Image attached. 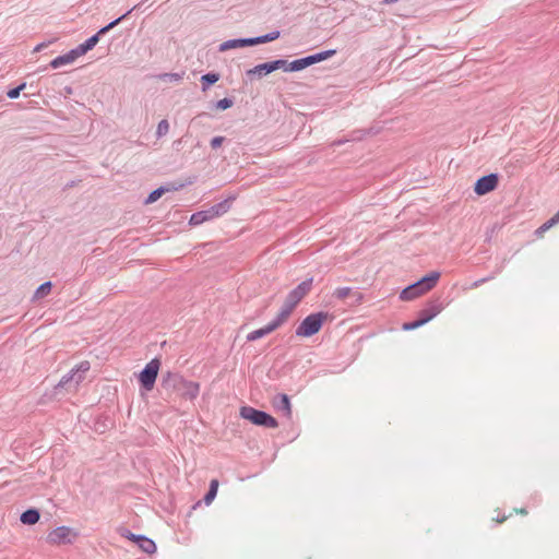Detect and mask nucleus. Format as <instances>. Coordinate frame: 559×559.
Segmentation results:
<instances>
[{"instance_id":"f257e3e1","label":"nucleus","mask_w":559,"mask_h":559,"mask_svg":"<svg viewBox=\"0 0 559 559\" xmlns=\"http://www.w3.org/2000/svg\"><path fill=\"white\" fill-rule=\"evenodd\" d=\"M164 384L168 388H173L181 396L189 400H194L200 392V384L198 382L187 380L178 373H168L167 378L164 380Z\"/></svg>"},{"instance_id":"f03ea898","label":"nucleus","mask_w":559,"mask_h":559,"mask_svg":"<svg viewBox=\"0 0 559 559\" xmlns=\"http://www.w3.org/2000/svg\"><path fill=\"white\" fill-rule=\"evenodd\" d=\"M326 318L328 313L322 311L307 316L297 326L295 332L296 335L301 337H310L317 334L321 330Z\"/></svg>"},{"instance_id":"7ed1b4c3","label":"nucleus","mask_w":559,"mask_h":559,"mask_svg":"<svg viewBox=\"0 0 559 559\" xmlns=\"http://www.w3.org/2000/svg\"><path fill=\"white\" fill-rule=\"evenodd\" d=\"M240 416L252 424L265 428H277V420L264 411L255 409L251 406H242L240 408Z\"/></svg>"},{"instance_id":"20e7f679","label":"nucleus","mask_w":559,"mask_h":559,"mask_svg":"<svg viewBox=\"0 0 559 559\" xmlns=\"http://www.w3.org/2000/svg\"><path fill=\"white\" fill-rule=\"evenodd\" d=\"M159 366V360L154 358L150 362H147L140 372V382L146 391H151L153 389L158 374Z\"/></svg>"},{"instance_id":"39448f33","label":"nucleus","mask_w":559,"mask_h":559,"mask_svg":"<svg viewBox=\"0 0 559 559\" xmlns=\"http://www.w3.org/2000/svg\"><path fill=\"white\" fill-rule=\"evenodd\" d=\"M313 278L309 277L302 281L297 287L289 292L285 299V304L292 308H296L297 305L305 298L312 287Z\"/></svg>"},{"instance_id":"423d86ee","label":"nucleus","mask_w":559,"mask_h":559,"mask_svg":"<svg viewBox=\"0 0 559 559\" xmlns=\"http://www.w3.org/2000/svg\"><path fill=\"white\" fill-rule=\"evenodd\" d=\"M499 182V177L497 174H489L478 178L474 185V192L477 195H485L491 191H493Z\"/></svg>"},{"instance_id":"0eeeda50","label":"nucleus","mask_w":559,"mask_h":559,"mask_svg":"<svg viewBox=\"0 0 559 559\" xmlns=\"http://www.w3.org/2000/svg\"><path fill=\"white\" fill-rule=\"evenodd\" d=\"M90 362L88 361H82L76 369H71L67 374H64L59 383L57 384V388H63L69 382H74L75 384H79L83 380L82 373H85L90 370Z\"/></svg>"},{"instance_id":"6e6552de","label":"nucleus","mask_w":559,"mask_h":559,"mask_svg":"<svg viewBox=\"0 0 559 559\" xmlns=\"http://www.w3.org/2000/svg\"><path fill=\"white\" fill-rule=\"evenodd\" d=\"M72 530L68 526H58L55 530H52L48 536L47 542L51 545H66L71 544Z\"/></svg>"},{"instance_id":"1a4fd4ad","label":"nucleus","mask_w":559,"mask_h":559,"mask_svg":"<svg viewBox=\"0 0 559 559\" xmlns=\"http://www.w3.org/2000/svg\"><path fill=\"white\" fill-rule=\"evenodd\" d=\"M443 309V305L439 299L431 300L425 308L418 311L417 317L424 324L428 323L437 317Z\"/></svg>"},{"instance_id":"9d476101","label":"nucleus","mask_w":559,"mask_h":559,"mask_svg":"<svg viewBox=\"0 0 559 559\" xmlns=\"http://www.w3.org/2000/svg\"><path fill=\"white\" fill-rule=\"evenodd\" d=\"M272 405L277 413H281L286 418H292V405L287 394H276L272 400Z\"/></svg>"},{"instance_id":"9b49d317","label":"nucleus","mask_w":559,"mask_h":559,"mask_svg":"<svg viewBox=\"0 0 559 559\" xmlns=\"http://www.w3.org/2000/svg\"><path fill=\"white\" fill-rule=\"evenodd\" d=\"M293 311L294 308L284 302L277 316L267 323L272 331L280 329L289 319Z\"/></svg>"},{"instance_id":"f8f14e48","label":"nucleus","mask_w":559,"mask_h":559,"mask_svg":"<svg viewBox=\"0 0 559 559\" xmlns=\"http://www.w3.org/2000/svg\"><path fill=\"white\" fill-rule=\"evenodd\" d=\"M293 311L294 308L284 302L277 316L267 323L272 331L280 329L289 319Z\"/></svg>"},{"instance_id":"ddd939ff","label":"nucleus","mask_w":559,"mask_h":559,"mask_svg":"<svg viewBox=\"0 0 559 559\" xmlns=\"http://www.w3.org/2000/svg\"><path fill=\"white\" fill-rule=\"evenodd\" d=\"M248 46H254L252 37L228 39L219 45L218 50L226 51L229 49L248 47Z\"/></svg>"},{"instance_id":"4468645a","label":"nucleus","mask_w":559,"mask_h":559,"mask_svg":"<svg viewBox=\"0 0 559 559\" xmlns=\"http://www.w3.org/2000/svg\"><path fill=\"white\" fill-rule=\"evenodd\" d=\"M235 199H236V195H229L225 200L212 205L210 209L212 211L213 217L217 218V217L224 215L225 213H227Z\"/></svg>"},{"instance_id":"2eb2a0df","label":"nucleus","mask_w":559,"mask_h":559,"mask_svg":"<svg viewBox=\"0 0 559 559\" xmlns=\"http://www.w3.org/2000/svg\"><path fill=\"white\" fill-rule=\"evenodd\" d=\"M100 36L102 35H98V32H97L96 34H94L93 36L87 38L84 43H82L79 46H76L75 48H73V50L76 53L78 58L80 56L85 55L91 49H93L97 45V43L99 41V37Z\"/></svg>"},{"instance_id":"dca6fc26","label":"nucleus","mask_w":559,"mask_h":559,"mask_svg":"<svg viewBox=\"0 0 559 559\" xmlns=\"http://www.w3.org/2000/svg\"><path fill=\"white\" fill-rule=\"evenodd\" d=\"M76 58H78L76 53L74 52L73 49H71L70 51L52 59L50 61V67L53 69H57V68H60L61 66L72 63Z\"/></svg>"},{"instance_id":"f3484780","label":"nucleus","mask_w":559,"mask_h":559,"mask_svg":"<svg viewBox=\"0 0 559 559\" xmlns=\"http://www.w3.org/2000/svg\"><path fill=\"white\" fill-rule=\"evenodd\" d=\"M211 219H214V217H213L211 209L209 207L206 210H202V211H198V212L193 213L190 217L189 224L197 226V225H201L204 222H207Z\"/></svg>"},{"instance_id":"a211bd4d","label":"nucleus","mask_w":559,"mask_h":559,"mask_svg":"<svg viewBox=\"0 0 559 559\" xmlns=\"http://www.w3.org/2000/svg\"><path fill=\"white\" fill-rule=\"evenodd\" d=\"M272 72H273V68H272V63L270 61V62L260 63V64L253 67L252 69H249L246 73L250 78H252L254 75H258L259 78H261V76L270 74Z\"/></svg>"},{"instance_id":"6ab92c4d","label":"nucleus","mask_w":559,"mask_h":559,"mask_svg":"<svg viewBox=\"0 0 559 559\" xmlns=\"http://www.w3.org/2000/svg\"><path fill=\"white\" fill-rule=\"evenodd\" d=\"M39 519H40V513L37 509H34V508L27 509L20 516V521L26 525L36 524L39 521Z\"/></svg>"},{"instance_id":"aec40b11","label":"nucleus","mask_w":559,"mask_h":559,"mask_svg":"<svg viewBox=\"0 0 559 559\" xmlns=\"http://www.w3.org/2000/svg\"><path fill=\"white\" fill-rule=\"evenodd\" d=\"M138 8H139V5H134L133 8L128 10L126 13H123L121 16L115 19L114 21H111L110 23L105 25L104 27L99 28L98 35H105L106 33H108L110 29H112L115 26H117L119 23H121L123 20H126Z\"/></svg>"},{"instance_id":"412c9836","label":"nucleus","mask_w":559,"mask_h":559,"mask_svg":"<svg viewBox=\"0 0 559 559\" xmlns=\"http://www.w3.org/2000/svg\"><path fill=\"white\" fill-rule=\"evenodd\" d=\"M136 545L145 554L151 555L156 551V544L154 543V540L144 535H141V537H138Z\"/></svg>"},{"instance_id":"4be33fe9","label":"nucleus","mask_w":559,"mask_h":559,"mask_svg":"<svg viewBox=\"0 0 559 559\" xmlns=\"http://www.w3.org/2000/svg\"><path fill=\"white\" fill-rule=\"evenodd\" d=\"M423 294L420 293V289L416 287L415 284H412L407 287H405L401 294H400V299L401 300H405V301H408V300H413L419 296H421Z\"/></svg>"},{"instance_id":"5701e85b","label":"nucleus","mask_w":559,"mask_h":559,"mask_svg":"<svg viewBox=\"0 0 559 559\" xmlns=\"http://www.w3.org/2000/svg\"><path fill=\"white\" fill-rule=\"evenodd\" d=\"M273 331L269 324L264 325L263 328H260L258 330L251 331L247 334V342H254L257 340H260L269 334H271Z\"/></svg>"},{"instance_id":"b1692460","label":"nucleus","mask_w":559,"mask_h":559,"mask_svg":"<svg viewBox=\"0 0 559 559\" xmlns=\"http://www.w3.org/2000/svg\"><path fill=\"white\" fill-rule=\"evenodd\" d=\"M280 36H281V32L278 29H274L267 34L260 35V36L252 37V38H253V44L258 45V44L273 41V40L277 39Z\"/></svg>"},{"instance_id":"393cba45","label":"nucleus","mask_w":559,"mask_h":559,"mask_svg":"<svg viewBox=\"0 0 559 559\" xmlns=\"http://www.w3.org/2000/svg\"><path fill=\"white\" fill-rule=\"evenodd\" d=\"M219 80V74L214 72H209L201 76L202 90L206 91L211 85L216 83Z\"/></svg>"},{"instance_id":"a878e982","label":"nucleus","mask_w":559,"mask_h":559,"mask_svg":"<svg viewBox=\"0 0 559 559\" xmlns=\"http://www.w3.org/2000/svg\"><path fill=\"white\" fill-rule=\"evenodd\" d=\"M52 284L51 282H45L40 284L34 293L33 299H40L47 296L51 290Z\"/></svg>"},{"instance_id":"bb28decb","label":"nucleus","mask_w":559,"mask_h":559,"mask_svg":"<svg viewBox=\"0 0 559 559\" xmlns=\"http://www.w3.org/2000/svg\"><path fill=\"white\" fill-rule=\"evenodd\" d=\"M335 52L336 51L334 49H329V50H324V51H320V52L310 55L311 62H312V64H314V63L321 62L323 60H326L328 58L335 55Z\"/></svg>"},{"instance_id":"cd10ccee","label":"nucleus","mask_w":559,"mask_h":559,"mask_svg":"<svg viewBox=\"0 0 559 559\" xmlns=\"http://www.w3.org/2000/svg\"><path fill=\"white\" fill-rule=\"evenodd\" d=\"M426 284V289H431L436 286L438 280L440 278V273L437 271L430 272L429 274L421 277Z\"/></svg>"},{"instance_id":"c85d7f7f","label":"nucleus","mask_w":559,"mask_h":559,"mask_svg":"<svg viewBox=\"0 0 559 559\" xmlns=\"http://www.w3.org/2000/svg\"><path fill=\"white\" fill-rule=\"evenodd\" d=\"M217 487H218V481L216 479H213L210 484L209 491L204 496V502L206 504H210L214 500V498L217 493Z\"/></svg>"},{"instance_id":"c756f323","label":"nucleus","mask_w":559,"mask_h":559,"mask_svg":"<svg viewBox=\"0 0 559 559\" xmlns=\"http://www.w3.org/2000/svg\"><path fill=\"white\" fill-rule=\"evenodd\" d=\"M168 190H169V189H168V188H165V187H159V188H157V189L153 190V191L148 194V197L146 198L145 203H146V204H151V203L156 202V201H157V200L163 195V193H164L165 191H168Z\"/></svg>"},{"instance_id":"7c9ffc66","label":"nucleus","mask_w":559,"mask_h":559,"mask_svg":"<svg viewBox=\"0 0 559 559\" xmlns=\"http://www.w3.org/2000/svg\"><path fill=\"white\" fill-rule=\"evenodd\" d=\"M169 131V123L166 119H163L158 122L157 129H156V138L160 139L165 136Z\"/></svg>"},{"instance_id":"2f4dec72","label":"nucleus","mask_w":559,"mask_h":559,"mask_svg":"<svg viewBox=\"0 0 559 559\" xmlns=\"http://www.w3.org/2000/svg\"><path fill=\"white\" fill-rule=\"evenodd\" d=\"M353 293V288L352 287H337L334 292H333V296L336 298V299H344L346 298L347 296L352 295Z\"/></svg>"},{"instance_id":"473e14b6","label":"nucleus","mask_w":559,"mask_h":559,"mask_svg":"<svg viewBox=\"0 0 559 559\" xmlns=\"http://www.w3.org/2000/svg\"><path fill=\"white\" fill-rule=\"evenodd\" d=\"M183 78V72L181 73H177V72H174V73H163L159 75V79L163 80V81H169V82H179L181 81Z\"/></svg>"},{"instance_id":"72a5a7b5","label":"nucleus","mask_w":559,"mask_h":559,"mask_svg":"<svg viewBox=\"0 0 559 559\" xmlns=\"http://www.w3.org/2000/svg\"><path fill=\"white\" fill-rule=\"evenodd\" d=\"M271 63H272L273 71L283 69L286 72H290L289 71V62L285 59L273 60V61H271Z\"/></svg>"},{"instance_id":"f704fd0d","label":"nucleus","mask_w":559,"mask_h":559,"mask_svg":"<svg viewBox=\"0 0 559 559\" xmlns=\"http://www.w3.org/2000/svg\"><path fill=\"white\" fill-rule=\"evenodd\" d=\"M234 105V100L231 98L225 97L223 99L217 100L214 104V107L219 110H226Z\"/></svg>"},{"instance_id":"c9c22d12","label":"nucleus","mask_w":559,"mask_h":559,"mask_svg":"<svg viewBox=\"0 0 559 559\" xmlns=\"http://www.w3.org/2000/svg\"><path fill=\"white\" fill-rule=\"evenodd\" d=\"M559 223V219H557L556 215H554L550 219L545 222L538 229L536 230L537 234H543L546 230H548L550 227H552L555 224Z\"/></svg>"},{"instance_id":"e433bc0d","label":"nucleus","mask_w":559,"mask_h":559,"mask_svg":"<svg viewBox=\"0 0 559 559\" xmlns=\"http://www.w3.org/2000/svg\"><path fill=\"white\" fill-rule=\"evenodd\" d=\"M26 87V83H22L19 86L8 91L7 96L11 99H15L20 96V93Z\"/></svg>"},{"instance_id":"4c0bfd02","label":"nucleus","mask_w":559,"mask_h":559,"mask_svg":"<svg viewBox=\"0 0 559 559\" xmlns=\"http://www.w3.org/2000/svg\"><path fill=\"white\" fill-rule=\"evenodd\" d=\"M304 69H306V67H305L304 61H302L301 58L293 60L292 62H289V71L290 72L301 71Z\"/></svg>"},{"instance_id":"58836bf2","label":"nucleus","mask_w":559,"mask_h":559,"mask_svg":"<svg viewBox=\"0 0 559 559\" xmlns=\"http://www.w3.org/2000/svg\"><path fill=\"white\" fill-rule=\"evenodd\" d=\"M423 325H424V323H423V322H420V319H419V318H417V319H416V320H414V321L405 322V323L403 324L402 329H403L404 331H412V330L418 329V328H420V326H423Z\"/></svg>"},{"instance_id":"ea45409f","label":"nucleus","mask_w":559,"mask_h":559,"mask_svg":"<svg viewBox=\"0 0 559 559\" xmlns=\"http://www.w3.org/2000/svg\"><path fill=\"white\" fill-rule=\"evenodd\" d=\"M225 141V138L224 136H214L212 140H211V146L212 148H218Z\"/></svg>"},{"instance_id":"a19ab883","label":"nucleus","mask_w":559,"mask_h":559,"mask_svg":"<svg viewBox=\"0 0 559 559\" xmlns=\"http://www.w3.org/2000/svg\"><path fill=\"white\" fill-rule=\"evenodd\" d=\"M122 536H124L126 538L130 539V540H133V542H138V537H141V535H136V534H133L131 533L130 531L128 530H124L122 533H121Z\"/></svg>"},{"instance_id":"79ce46f5","label":"nucleus","mask_w":559,"mask_h":559,"mask_svg":"<svg viewBox=\"0 0 559 559\" xmlns=\"http://www.w3.org/2000/svg\"><path fill=\"white\" fill-rule=\"evenodd\" d=\"M414 284L416 285L417 288L420 289V293L423 295L429 290V289H426V284L423 281V278H420L419 281L415 282Z\"/></svg>"},{"instance_id":"37998d69","label":"nucleus","mask_w":559,"mask_h":559,"mask_svg":"<svg viewBox=\"0 0 559 559\" xmlns=\"http://www.w3.org/2000/svg\"><path fill=\"white\" fill-rule=\"evenodd\" d=\"M352 296L354 297V301L356 304H360L364 299V295L358 290H353Z\"/></svg>"},{"instance_id":"c03bdc74","label":"nucleus","mask_w":559,"mask_h":559,"mask_svg":"<svg viewBox=\"0 0 559 559\" xmlns=\"http://www.w3.org/2000/svg\"><path fill=\"white\" fill-rule=\"evenodd\" d=\"M182 144V138L174 141L173 146L176 151H179Z\"/></svg>"},{"instance_id":"a18cd8bd","label":"nucleus","mask_w":559,"mask_h":559,"mask_svg":"<svg viewBox=\"0 0 559 559\" xmlns=\"http://www.w3.org/2000/svg\"><path fill=\"white\" fill-rule=\"evenodd\" d=\"M301 59H302L304 64H305V67H306V68H307V67L312 66L310 55H309V56H306V57H304V58H301Z\"/></svg>"},{"instance_id":"49530a36","label":"nucleus","mask_w":559,"mask_h":559,"mask_svg":"<svg viewBox=\"0 0 559 559\" xmlns=\"http://www.w3.org/2000/svg\"><path fill=\"white\" fill-rule=\"evenodd\" d=\"M487 281H488V278H480V280L474 282L473 287H478L479 285L484 284Z\"/></svg>"},{"instance_id":"de8ad7c7","label":"nucleus","mask_w":559,"mask_h":559,"mask_svg":"<svg viewBox=\"0 0 559 559\" xmlns=\"http://www.w3.org/2000/svg\"><path fill=\"white\" fill-rule=\"evenodd\" d=\"M45 47H47V43H40L34 48V51H39Z\"/></svg>"},{"instance_id":"09e8293b","label":"nucleus","mask_w":559,"mask_h":559,"mask_svg":"<svg viewBox=\"0 0 559 559\" xmlns=\"http://www.w3.org/2000/svg\"><path fill=\"white\" fill-rule=\"evenodd\" d=\"M506 520V516L501 518V519H498V522L501 523Z\"/></svg>"},{"instance_id":"8fccbe9b","label":"nucleus","mask_w":559,"mask_h":559,"mask_svg":"<svg viewBox=\"0 0 559 559\" xmlns=\"http://www.w3.org/2000/svg\"><path fill=\"white\" fill-rule=\"evenodd\" d=\"M520 513H521V514H526V510H525V509H522V510L520 511Z\"/></svg>"},{"instance_id":"3c124183","label":"nucleus","mask_w":559,"mask_h":559,"mask_svg":"<svg viewBox=\"0 0 559 559\" xmlns=\"http://www.w3.org/2000/svg\"><path fill=\"white\" fill-rule=\"evenodd\" d=\"M342 143H343V141H337V142H335L334 144H337V145H338V144H342Z\"/></svg>"},{"instance_id":"603ef678","label":"nucleus","mask_w":559,"mask_h":559,"mask_svg":"<svg viewBox=\"0 0 559 559\" xmlns=\"http://www.w3.org/2000/svg\"><path fill=\"white\" fill-rule=\"evenodd\" d=\"M0 472H3V469H0Z\"/></svg>"}]
</instances>
